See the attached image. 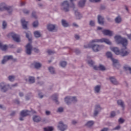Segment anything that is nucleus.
I'll return each mask as SVG.
<instances>
[{
  "label": "nucleus",
  "mask_w": 131,
  "mask_h": 131,
  "mask_svg": "<svg viewBox=\"0 0 131 131\" xmlns=\"http://www.w3.org/2000/svg\"><path fill=\"white\" fill-rule=\"evenodd\" d=\"M115 39L117 43H121L124 47L120 50V54L122 57H125L128 56L130 54V50L126 48L127 46V39L125 38H122L120 36L117 35L115 37Z\"/></svg>",
  "instance_id": "obj_1"
},
{
  "label": "nucleus",
  "mask_w": 131,
  "mask_h": 131,
  "mask_svg": "<svg viewBox=\"0 0 131 131\" xmlns=\"http://www.w3.org/2000/svg\"><path fill=\"white\" fill-rule=\"evenodd\" d=\"M7 11L9 14L13 12V8L11 6H7L5 3L0 4V11Z\"/></svg>",
  "instance_id": "obj_2"
},
{
  "label": "nucleus",
  "mask_w": 131,
  "mask_h": 131,
  "mask_svg": "<svg viewBox=\"0 0 131 131\" xmlns=\"http://www.w3.org/2000/svg\"><path fill=\"white\" fill-rule=\"evenodd\" d=\"M84 48L85 49H88L89 48H92V50L94 51V52H99V51H101V49H103V46L98 45H93L91 46L90 45H88V46H84Z\"/></svg>",
  "instance_id": "obj_3"
},
{
  "label": "nucleus",
  "mask_w": 131,
  "mask_h": 131,
  "mask_svg": "<svg viewBox=\"0 0 131 131\" xmlns=\"http://www.w3.org/2000/svg\"><path fill=\"white\" fill-rule=\"evenodd\" d=\"M30 113V111L26 110H23L20 112V117H19V120L20 121H23L24 120V117H26V116H28Z\"/></svg>",
  "instance_id": "obj_4"
},
{
  "label": "nucleus",
  "mask_w": 131,
  "mask_h": 131,
  "mask_svg": "<svg viewBox=\"0 0 131 131\" xmlns=\"http://www.w3.org/2000/svg\"><path fill=\"white\" fill-rule=\"evenodd\" d=\"M61 9L64 12H69V3L68 1H65L61 3Z\"/></svg>",
  "instance_id": "obj_5"
},
{
  "label": "nucleus",
  "mask_w": 131,
  "mask_h": 131,
  "mask_svg": "<svg viewBox=\"0 0 131 131\" xmlns=\"http://www.w3.org/2000/svg\"><path fill=\"white\" fill-rule=\"evenodd\" d=\"M64 101L68 105H70V104H71L72 102H73V103H75V102L77 101V100L76 99V97H67L65 98Z\"/></svg>",
  "instance_id": "obj_6"
},
{
  "label": "nucleus",
  "mask_w": 131,
  "mask_h": 131,
  "mask_svg": "<svg viewBox=\"0 0 131 131\" xmlns=\"http://www.w3.org/2000/svg\"><path fill=\"white\" fill-rule=\"evenodd\" d=\"M92 42H105L107 45H111V42L109 39L106 38L95 39L92 40Z\"/></svg>",
  "instance_id": "obj_7"
},
{
  "label": "nucleus",
  "mask_w": 131,
  "mask_h": 131,
  "mask_svg": "<svg viewBox=\"0 0 131 131\" xmlns=\"http://www.w3.org/2000/svg\"><path fill=\"white\" fill-rule=\"evenodd\" d=\"M32 51V46L31 43H28L26 46V53L27 55H31Z\"/></svg>",
  "instance_id": "obj_8"
},
{
  "label": "nucleus",
  "mask_w": 131,
  "mask_h": 131,
  "mask_svg": "<svg viewBox=\"0 0 131 131\" xmlns=\"http://www.w3.org/2000/svg\"><path fill=\"white\" fill-rule=\"evenodd\" d=\"M58 128L60 130L64 131L67 129V126L66 124H64L63 122L60 121L59 122Z\"/></svg>",
  "instance_id": "obj_9"
},
{
  "label": "nucleus",
  "mask_w": 131,
  "mask_h": 131,
  "mask_svg": "<svg viewBox=\"0 0 131 131\" xmlns=\"http://www.w3.org/2000/svg\"><path fill=\"white\" fill-rule=\"evenodd\" d=\"M11 36H12L13 40L16 41V42H19V41H20V36L16 34L15 33H11Z\"/></svg>",
  "instance_id": "obj_10"
},
{
  "label": "nucleus",
  "mask_w": 131,
  "mask_h": 131,
  "mask_svg": "<svg viewBox=\"0 0 131 131\" xmlns=\"http://www.w3.org/2000/svg\"><path fill=\"white\" fill-rule=\"evenodd\" d=\"M13 59V56L9 55V56H5L4 57L2 61V64H6L7 61L9 60H12Z\"/></svg>",
  "instance_id": "obj_11"
},
{
  "label": "nucleus",
  "mask_w": 131,
  "mask_h": 131,
  "mask_svg": "<svg viewBox=\"0 0 131 131\" xmlns=\"http://www.w3.org/2000/svg\"><path fill=\"white\" fill-rule=\"evenodd\" d=\"M0 89L2 92H3L4 93L8 91V88H7V85H6V84L4 82H1L0 83Z\"/></svg>",
  "instance_id": "obj_12"
},
{
  "label": "nucleus",
  "mask_w": 131,
  "mask_h": 131,
  "mask_svg": "<svg viewBox=\"0 0 131 131\" xmlns=\"http://www.w3.org/2000/svg\"><path fill=\"white\" fill-rule=\"evenodd\" d=\"M47 29L49 31L53 32L56 29V25L53 24H49L47 25Z\"/></svg>",
  "instance_id": "obj_13"
},
{
  "label": "nucleus",
  "mask_w": 131,
  "mask_h": 131,
  "mask_svg": "<svg viewBox=\"0 0 131 131\" xmlns=\"http://www.w3.org/2000/svg\"><path fill=\"white\" fill-rule=\"evenodd\" d=\"M101 110H102V108H101V106H100V105H96L95 106V110L94 113V116H97V115L99 114V112L101 111Z\"/></svg>",
  "instance_id": "obj_14"
},
{
  "label": "nucleus",
  "mask_w": 131,
  "mask_h": 131,
  "mask_svg": "<svg viewBox=\"0 0 131 131\" xmlns=\"http://www.w3.org/2000/svg\"><path fill=\"white\" fill-rule=\"evenodd\" d=\"M102 32L104 35H108L109 36H112L113 34V32L109 30H104Z\"/></svg>",
  "instance_id": "obj_15"
},
{
  "label": "nucleus",
  "mask_w": 131,
  "mask_h": 131,
  "mask_svg": "<svg viewBox=\"0 0 131 131\" xmlns=\"http://www.w3.org/2000/svg\"><path fill=\"white\" fill-rule=\"evenodd\" d=\"M33 120L34 122H40V121H41V118L39 116H34L33 117Z\"/></svg>",
  "instance_id": "obj_16"
},
{
  "label": "nucleus",
  "mask_w": 131,
  "mask_h": 131,
  "mask_svg": "<svg viewBox=\"0 0 131 131\" xmlns=\"http://www.w3.org/2000/svg\"><path fill=\"white\" fill-rule=\"evenodd\" d=\"M98 21L99 24H100L101 25H103L104 24V17L101 15L98 16Z\"/></svg>",
  "instance_id": "obj_17"
},
{
  "label": "nucleus",
  "mask_w": 131,
  "mask_h": 131,
  "mask_svg": "<svg viewBox=\"0 0 131 131\" xmlns=\"http://www.w3.org/2000/svg\"><path fill=\"white\" fill-rule=\"evenodd\" d=\"M22 26L24 29H27V21H26L25 19L23 18L21 20Z\"/></svg>",
  "instance_id": "obj_18"
},
{
  "label": "nucleus",
  "mask_w": 131,
  "mask_h": 131,
  "mask_svg": "<svg viewBox=\"0 0 131 131\" xmlns=\"http://www.w3.org/2000/svg\"><path fill=\"white\" fill-rule=\"evenodd\" d=\"M0 49L2 51H6V50H8V46L6 45H3V42L0 41Z\"/></svg>",
  "instance_id": "obj_19"
},
{
  "label": "nucleus",
  "mask_w": 131,
  "mask_h": 131,
  "mask_svg": "<svg viewBox=\"0 0 131 131\" xmlns=\"http://www.w3.org/2000/svg\"><path fill=\"white\" fill-rule=\"evenodd\" d=\"M58 95L57 94H54L52 96V100H53L54 101H55V103L56 104H59V101H58Z\"/></svg>",
  "instance_id": "obj_20"
},
{
  "label": "nucleus",
  "mask_w": 131,
  "mask_h": 131,
  "mask_svg": "<svg viewBox=\"0 0 131 131\" xmlns=\"http://www.w3.org/2000/svg\"><path fill=\"white\" fill-rule=\"evenodd\" d=\"M110 80L111 81V82H112V83H113V84H118V82L117 81L115 77H110Z\"/></svg>",
  "instance_id": "obj_21"
},
{
  "label": "nucleus",
  "mask_w": 131,
  "mask_h": 131,
  "mask_svg": "<svg viewBox=\"0 0 131 131\" xmlns=\"http://www.w3.org/2000/svg\"><path fill=\"white\" fill-rule=\"evenodd\" d=\"M112 50L115 53V54H116V55H119V54H120V50H119V49L117 47L113 48Z\"/></svg>",
  "instance_id": "obj_22"
},
{
  "label": "nucleus",
  "mask_w": 131,
  "mask_h": 131,
  "mask_svg": "<svg viewBox=\"0 0 131 131\" xmlns=\"http://www.w3.org/2000/svg\"><path fill=\"white\" fill-rule=\"evenodd\" d=\"M86 2V0H80L78 5L79 7L82 8V7H84V5H85Z\"/></svg>",
  "instance_id": "obj_23"
},
{
  "label": "nucleus",
  "mask_w": 131,
  "mask_h": 131,
  "mask_svg": "<svg viewBox=\"0 0 131 131\" xmlns=\"http://www.w3.org/2000/svg\"><path fill=\"white\" fill-rule=\"evenodd\" d=\"M33 65L36 69H39L41 67V63L38 62H34Z\"/></svg>",
  "instance_id": "obj_24"
},
{
  "label": "nucleus",
  "mask_w": 131,
  "mask_h": 131,
  "mask_svg": "<svg viewBox=\"0 0 131 131\" xmlns=\"http://www.w3.org/2000/svg\"><path fill=\"white\" fill-rule=\"evenodd\" d=\"M75 14L76 19H77L78 20H79V19H81V18H82V16L81 15V14H80V13H79V12H78V11H75Z\"/></svg>",
  "instance_id": "obj_25"
},
{
  "label": "nucleus",
  "mask_w": 131,
  "mask_h": 131,
  "mask_svg": "<svg viewBox=\"0 0 131 131\" xmlns=\"http://www.w3.org/2000/svg\"><path fill=\"white\" fill-rule=\"evenodd\" d=\"M61 24L63 27H68L69 26V24L65 19H62Z\"/></svg>",
  "instance_id": "obj_26"
},
{
  "label": "nucleus",
  "mask_w": 131,
  "mask_h": 131,
  "mask_svg": "<svg viewBox=\"0 0 131 131\" xmlns=\"http://www.w3.org/2000/svg\"><path fill=\"white\" fill-rule=\"evenodd\" d=\"M35 37L38 38L41 36V34H40V32L38 31H36L34 32Z\"/></svg>",
  "instance_id": "obj_27"
},
{
  "label": "nucleus",
  "mask_w": 131,
  "mask_h": 131,
  "mask_svg": "<svg viewBox=\"0 0 131 131\" xmlns=\"http://www.w3.org/2000/svg\"><path fill=\"white\" fill-rule=\"evenodd\" d=\"M112 61H113V66L114 67H116L117 65H118V60L117 59H115L114 58H112L111 59Z\"/></svg>",
  "instance_id": "obj_28"
},
{
  "label": "nucleus",
  "mask_w": 131,
  "mask_h": 131,
  "mask_svg": "<svg viewBox=\"0 0 131 131\" xmlns=\"http://www.w3.org/2000/svg\"><path fill=\"white\" fill-rule=\"evenodd\" d=\"M29 82L30 83H34L35 82V79L33 77H29Z\"/></svg>",
  "instance_id": "obj_29"
},
{
  "label": "nucleus",
  "mask_w": 131,
  "mask_h": 131,
  "mask_svg": "<svg viewBox=\"0 0 131 131\" xmlns=\"http://www.w3.org/2000/svg\"><path fill=\"white\" fill-rule=\"evenodd\" d=\"M94 90H95V92H96V93H99V92H100V90H101V86L99 85H97V86H96L95 87Z\"/></svg>",
  "instance_id": "obj_30"
},
{
  "label": "nucleus",
  "mask_w": 131,
  "mask_h": 131,
  "mask_svg": "<svg viewBox=\"0 0 131 131\" xmlns=\"http://www.w3.org/2000/svg\"><path fill=\"white\" fill-rule=\"evenodd\" d=\"M117 103L119 105H120V106H122V108H124V103L122 100H118Z\"/></svg>",
  "instance_id": "obj_31"
},
{
  "label": "nucleus",
  "mask_w": 131,
  "mask_h": 131,
  "mask_svg": "<svg viewBox=\"0 0 131 131\" xmlns=\"http://www.w3.org/2000/svg\"><path fill=\"white\" fill-rule=\"evenodd\" d=\"M94 121H89L87 122V123L86 124V125L90 127L92 126V125H94Z\"/></svg>",
  "instance_id": "obj_32"
},
{
  "label": "nucleus",
  "mask_w": 131,
  "mask_h": 131,
  "mask_svg": "<svg viewBox=\"0 0 131 131\" xmlns=\"http://www.w3.org/2000/svg\"><path fill=\"white\" fill-rule=\"evenodd\" d=\"M54 130V128L53 127H48L44 128V131H53Z\"/></svg>",
  "instance_id": "obj_33"
},
{
  "label": "nucleus",
  "mask_w": 131,
  "mask_h": 131,
  "mask_svg": "<svg viewBox=\"0 0 131 131\" xmlns=\"http://www.w3.org/2000/svg\"><path fill=\"white\" fill-rule=\"evenodd\" d=\"M115 21L116 23H120L121 22V17L120 16H118L115 18Z\"/></svg>",
  "instance_id": "obj_34"
},
{
  "label": "nucleus",
  "mask_w": 131,
  "mask_h": 131,
  "mask_svg": "<svg viewBox=\"0 0 131 131\" xmlns=\"http://www.w3.org/2000/svg\"><path fill=\"white\" fill-rule=\"evenodd\" d=\"M49 70L50 72L52 74H55V69H54V68H53V67H50V68H49Z\"/></svg>",
  "instance_id": "obj_35"
},
{
  "label": "nucleus",
  "mask_w": 131,
  "mask_h": 131,
  "mask_svg": "<svg viewBox=\"0 0 131 131\" xmlns=\"http://www.w3.org/2000/svg\"><path fill=\"white\" fill-rule=\"evenodd\" d=\"M106 56L107 57V58H110V59H112V53H111V52H107L106 53Z\"/></svg>",
  "instance_id": "obj_36"
},
{
  "label": "nucleus",
  "mask_w": 131,
  "mask_h": 131,
  "mask_svg": "<svg viewBox=\"0 0 131 131\" xmlns=\"http://www.w3.org/2000/svg\"><path fill=\"white\" fill-rule=\"evenodd\" d=\"M9 80L10 81H14L15 80V76H9L8 77Z\"/></svg>",
  "instance_id": "obj_37"
},
{
  "label": "nucleus",
  "mask_w": 131,
  "mask_h": 131,
  "mask_svg": "<svg viewBox=\"0 0 131 131\" xmlns=\"http://www.w3.org/2000/svg\"><path fill=\"white\" fill-rule=\"evenodd\" d=\"M99 70H101L102 71H104V70H106V68H105V67L102 64H100L99 66Z\"/></svg>",
  "instance_id": "obj_38"
},
{
  "label": "nucleus",
  "mask_w": 131,
  "mask_h": 131,
  "mask_svg": "<svg viewBox=\"0 0 131 131\" xmlns=\"http://www.w3.org/2000/svg\"><path fill=\"white\" fill-rule=\"evenodd\" d=\"M67 65V62L66 61H62L60 62V66L61 67H65Z\"/></svg>",
  "instance_id": "obj_39"
},
{
  "label": "nucleus",
  "mask_w": 131,
  "mask_h": 131,
  "mask_svg": "<svg viewBox=\"0 0 131 131\" xmlns=\"http://www.w3.org/2000/svg\"><path fill=\"white\" fill-rule=\"evenodd\" d=\"M38 25V21H35L33 23V27H37Z\"/></svg>",
  "instance_id": "obj_40"
},
{
  "label": "nucleus",
  "mask_w": 131,
  "mask_h": 131,
  "mask_svg": "<svg viewBox=\"0 0 131 131\" xmlns=\"http://www.w3.org/2000/svg\"><path fill=\"white\" fill-rule=\"evenodd\" d=\"M124 68L126 70H128L129 71L130 73H131V68L128 66H125L124 67Z\"/></svg>",
  "instance_id": "obj_41"
},
{
  "label": "nucleus",
  "mask_w": 131,
  "mask_h": 131,
  "mask_svg": "<svg viewBox=\"0 0 131 131\" xmlns=\"http://www.w3.org/2000/svg\"><path fill=\"white\" fill-rule=\"evenodd\" d=\"M6 27H7V23L5 21H3V28L4 29H6Z\"/></svg>",
  "instance_id": "obj_42"
},
{
  "label": "nucleus",
  "mask_w": 131,
  "mask_h": 131,
  "mask_svg": "<svg viewBox=\"0 0 131 131\" xmlns=\"http://www.w3.org/2000/svg\"><path fill=\"white\" fill-rule=\"evenodd\" d=\"M88 63L90 66H93L94 65V62L92 60H88Z\"/></svg>",
  "instance_id": "obj_43"
},
{
  "label": "nucleus",
  "mask_w": 131,
  "mask_h": 131,
  "mask_svg": "<svg viewBox=\"0 0 131 131\" xmlns=\"http://www.w3.org/2000/svg\"><path fill=\"white\" fill-rule=\"evenodd\" d=\"M26 37L27 38H28V40L29 41H30L31 40V38H29V35H30V33H26Z\"/></svg>",
  "instance_id": "obj_44"
},
{
  "label": "nucleus",
  "mask_w": 131,
  "mask_h": 131,
  "mask_svg": "<svg viewBox=\"0 0 131 131\" xmlns=\"http://www.w3.org/2000/svg\"><path fill=\"white\" fill-rule=\"evenodd\" d=\"M23 12L24 13V14H27V15L29 14V11H28L27 9H24Z\"/></svg>",
  "instance_id": "obj_45"
},
{
  "label": "nucleus",
  "mask_w": 131,
  "mask_h": 131,
  "mask_svg": "<svg viewBox=\"0 0 131 131\" xmlns=\"http://www.w3.org/2000/svg\"><path fill=\"white\" fill-rule=\"evenodd\" d=\"M90 25L91 26H95V21L93 20H91L90 22Z\"/></svg>",
  "instance_id": "obj_46"
},
{
  "label": "nucleus",
  "mask_w": 131,
  "mask_h": 131,
  "mask_svg": "<svg viewBox=\"0 0 131 131\" xmlns=\"http://www.w3.org/2000/svg\"><path fill=\"white\" fill-rule=\"evenodd\" d=\"M32 16L34 17V18H35V19L37 18V17L36 16V12H33L32 13Z\"/></svg>",
  "instance_id": "obj_47"
},
{
  "label": "nucleus",
  "mask_w": 131,
  "mask_h": 131,
  "mask_svg": "<svg viewBox=\"0 0 131 131\" xmlns=\"http://www.w3.org/2000/svg\"><path fill=\"white\" fill-rule=\"evenodd\" d=\"M119 122L120 123H123L124 122V120L121 118L119 119Z\"/></svg>",
  "instance_id": "obj_48"
},
{
  "label": "nucleus",
  "mask_w": 131,
  "mask_h": 131,
  "mask_svg": "<svg viewBox=\"0 0 131 131\" xmlns=\"http://www.w3.org/2000/svg\"><path fill=\"white\" fill-rule=\"evenodd\" d=\"M116 115V114H115V112H112L111 113V117H114V116H115Z\"/></svg>",
  "instance_id": "obj_49"
},
{
  "label": "nucleus",
  "mask_w": 131,
  "mask_h": 131,
  "mask_svg": "<svg viewBox=\"0 0 131 131\" xmlns=\"http://www.w3.org/2000/svg\"><path fill=\"white\" fill-rule=\"evenodd\" d=\"M64 109L62 107H59L58 109V112H63Z\"/></svg>",
  "instance_id": "obj_50"
},
{
  "label": "nucleus",
  "mask_w": 131,
  "mask_h": 131,
  "mask_svg": "<svg viewBox=\"0 0 131 131\" xmlns=\"http://www.w3.org/2000/svg\"><path fill=\"white\" fill-rule=\"evenodd\" d=\"M92 3H98V2H101V0H90Z\"/></svg>",
  "instance_id": "obj_51"
},
{
  "label": "nucleus",
  "mask_w": 131,
  "mask_h": 131,
  "mask_svg": "<svg viewBox=\"0 0 131 131\" xmlns=\"http://www.w3.org/2000/svg\"><path fill=\"white\" fill-rule=\"evenodd\" d=\"M38 96H39V98H40V99H42V98H43V95H42L41 93H39Z\"/></svg>",
  "instance_id": "obj_52"
},
{
  "label": "nucleus",
  "mask_w": 131,
  "mask_h": 131,
  "mask_svg": "<svg viewBox=\"0 0 131 131\" xmlns=\"http://www.w3.org/2000/svg\"><path fill=\"white\" fill-rule=\"evenodd\" d=\"M75 53H76L77 54H79V53H80V51H79L78 49H75Z\"/></svg>",
  "instance_id": "obj_53"
},
{
  "label": "nucleus",
  "mask_w": 131,
  "mask_h": 131,
  "mask_svg": "<svg viewBox=\"0 0 131 131\" xmlns=\"http://www.w3.org/2000/svg\"><path fill=\"white\" fill-rule=\"evenodd\" d=\"M33 51L35 52V53H38L39 52V50L37 48H34Z\"/></svg>",
  "instance_id": "obj_54"
},
{
  "label": "nucleus",
  "mask_w": 131,
  "mask_h": 131,
  "mask_svg": "<svg viewBox=\"0 0 131 131\" xmlns=\"http://www.w3.org/2000/svg\"><path fill=\"white\" fill-rule=\"evenodd\" d=\"M46 114L47 115H51V112L49 111H46Z\"/></svg>",
  "instance_id": "obj_55"
},
{
  "label": "nucleus",
  "mask_w": 131,
  "mask_h": 131,
  "mask_svg": "<svg viewBox=\"0 0 131 131\" xmlns=\"http://www.w3.org/2000/svg\"><path fill=\"white\" fill-rule=\"evenodd\" d=\"M47 52L48 53L49 55H51V54H53L54 53V52L51 50H48Z\"/></svg>",
  "instance_id": "obj_56"
},
{
  "label": "nucleus",
  "mask_w": 131,
  "mask_h": 131,
  "mask_svg": "<svg viewBox=\"0 0 131 131\" xmlns=\"http://www.w3.org/2000/svg\"><path fill=\"white\" fill-rule=\"evenodd\" d=\"M94 69H95V70H99V67H97L96 66L94 67Z\"/></svg>",
  "instance_id": "obj_57"
},
{
  "label": "nucleus",
  "mask_w": 131,
  "mask_h": 131,
  "mask_svg": "<svg viewBox=\"0 0 131 131\" xmlns=\"http://www.w3.org/2000/svg\"><path fill=\"white\" fill-rule=\"evenodd\" d=\"M15 114H16V112H12L10 115L11 116H14Z\"/></svg>",
  "instance_id": "obj_58"
},
{
  "label": "nucleus",
  "mask_w": 131,
  "mask_h": 131,
  "mask_svg": "<svg viewBox=\"0 0 131 131\" xmlns=\"http://www.w3.org/2000/svg\"><path fill=\"white\" fill-rule=\"evenodd\" d=\"M75 37L76 39H79V36L78 35H75Z\"/></svg>",
  "instance_id": "obj_59"
},
{
  "label": "nucleus",
  "mask_w": 131,
  "mask_h": 131,
  "mask_svg": "<svg viewBox=\"0 0 131 131\" xmlns=\"http://www.w3.org/2000/svg\"><path fill=\"white\" fill-rule=\"evenodd\" d=\"M72 123H73V124H76L77 123V121H76L75 120H73V121H72Z\"/></svg>",
  "instance_id": "obj_60"
},
{
  "label": "nucleus",
  "mask_w": 131,
  "mask_h": 131,
  "mask_svg": "<svg viewBox=\"0 0 131 131\" xmlns=\"http://www.w3.org/2000/svg\"><path fill=\"white\" fill-rule=\"evenodd\" d=\"M19 95L20 96V97H23V96H24V94H23V93L20 92Z\"/></svg>",
  "instance_id": "obj_61"
},
{
  "label": "nucleus",
  "mask_w": 131,
  "mask_h": 131,
  "mask_svg": "<svg viewBox=\"0 0 131 131\" xmlns=\"http://www.w3.org/2000/svg\"><path fill=\"white\" fill-rule=\"evenodd\" d=\"M20 6L23 7V6H25V2H21L20 3Z\"/></svg>",
  "instance_id": "obj_62"
},
{
  "label": "nucleus",
  "mask_w": 131,
  "mask_h": 131,
  "mask_svg": "<svg viewBox=\"0 0 131 131\" xmlns=\"http://www.w3.org/2000/svg\"><path fill=\"white\" fill-rule=\"evenodd\" d=\"M101 131H108V129L107 128H104Z\"/></svg>",
  "instance_id": "obj_63"
},
{
  "label": "nucleus",
  "mask_w": 131,
  "mask_h": 131,
  "mask_svg": "<svg viewBox=\"0 0 131 131\" xmlns=\"http://www.w3.org/2000/svg\"><path fill=\"white\" fill-rule=\"evenodd\" d=\"M119 128H120V126H117L114 128V129H119Z\"/></svg>",
  "instance_id": "obj_64"
}]
</instances>
